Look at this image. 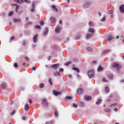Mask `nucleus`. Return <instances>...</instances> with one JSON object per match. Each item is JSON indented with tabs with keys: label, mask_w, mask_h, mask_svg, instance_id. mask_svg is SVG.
<instances>
[{
	"label": "nucleus",
	"mask_w": 124,
	"mask_h": 124,
	"mask_svg": "<svg viewBox=\"0 0 124 124\" xmlns=\"http://www.w3.org/2000/svg\"><path fill=\"white\" fill-rule=\"evenodd\" d=\"M54 115H55V117H59V113H58L57 111H55L54 112Z\"/></svg>",
	"instance_id": "c9c22d12"
},
{
	"label": "nucleus",
	"mask_w": 124,
	"mask_h": 124,
	"mask_svg": "<svg viewBox=\"0 0 124 124\" xmlns=\"http://www.w3.org/2000/svg\"><path fill=\"white\" fill-rule=\"evenodd\" d=\"M43 104L44 106H48V102H47V100L46 99H44L43 100Z\"/></svg>",
	"instance_id": "1a4fd4ad"
},
{
	"label": "nucleus",
	"mask_w": 124,
	"mask_h": 124,
	"mask_svg": "<svg viewBox=\"0 0 124 124\" xmlns=\"http://www.w3.org/2000/svg\"><path fill=\"white\" fill-rule=\"evenodd\" d=\"M46 124H50V123H49V122H47L46 123Z\"/></svg>",
	"instance_id": "338daca9"
},
{
	"label": "nucleus",
	"mask_w": 124,
	"mask_h": 124,
	"mask_svg": "<svg viewBox=\"0 0 124 124\" xmlns=\"http://www.w3.org/2000/svg\"><path fill=\"white\" fill-rule=\"evenodd\" d=\"M103 70V67H101V65H99L98 68V71H102V70Z\"/></svg>",
	"instance_id": "aec40b11"
},
{
	"label": "nucleus",
	"mask_w": 124,
	"mask_h": 124,
	"mask_svg": "<svg viewBox=\"0 0 124 124\" xmlns=\"http://www.w3.org/2000/svg\"><path fill=\"white\" fill-rule=\"evenodd\" d=\"M31 24H32V23H31V22H28V25H31Z\"/></svg>",
	"instance_id": "052dcab7"
},
{
	"label": "nucleus",
	"mask_w": 124,
	"mask_h": 124,
	"mask_svg": "<svg viewBox=\"0 0 124 124\" xmlns=\"http://www.w3.org/2000/svg\"><path fill=\"white\" fill-rule=\"evenodd\" d=\"M93 63H96V61H93Z\"/></svg>",
	"instance_id": "0e129e2a"
},
{
	"label": "nucleus",
	"mask_w": 124,
	"mask_h": 124,
	"mask_svg": "<svg viewBox=\"0 0 124 124\" xmlns=\"http://www.w3.org/2000/svg\"><path fill=\"white\" fill-rule=\"evenodd\" d=\"M14 114H15V110H14L13 111V112L11 113V116H12V115H14Z\"/></svg>",
	"instance_id": "49530a36"
},
{
	"label": "nucleus",
	"mask_w": 124,
	"mask_h": 124,
	"mask_svg": "<svg viewBox=\"0 0 124 124\" xmlns=\"http://www.w3.org/2000/svg\"><path fill=\"white\" fill-rule=\"evenodd\" d=\"M25 110H26V111H28V109H30V107H29L28 104H26L25 105Z\"/></svg>",
	"instance_id": "b1692460"
},
{
	"label": "nucleus",
	"mask_w": 124,
	"mask_h": 124,
	"mask_svg": "<svg viewBox=\"0 0 124 124\" xmlns=\"http://www.w3.org/2000/svg\"><path fill=\"white\" fill-rule=\"evenodd\" d=\"M44 87H45V86L44 85V83H41L40 84V89H43V88H44Z\"/></svg>",
	"instance_id": "c85d7f7f"
},
{
	"label": "nucleus",
	"mask_w": 124,
	"mask_h": 124,
	"mask_svg": "<svg viewBox=\"0 0 124 124\" xmlns=\"http://www.w3.org/2000/svg\"><path fill=\"white\" fill-rule=\"evenodd\" d=\"M60 71L61 72H62V71H63V69L62 68H61V69H60Z\"/></svg>",
	"instance_id": "4d7b16f0"
},
{
	"label": "nucleus",
	"mask_w": 124,
	"mask_h": 124,
	"mask_svg": "<svg viewBox=\"0 0 124 124\" xmlns=\"http://www.w3.org/2000/svg\"><path fill=\"white\" fill-rule=\"evenodd\" d=\"M77 93L78 94H82L84 93V90H83V88H79L77 90Z\"/></svg>",
	"instance_id": "20e7f679"
},
{
	"label": "nucleus",
	"mask_w": 124,
	"mask_h": 124,
	"mask_svg": "<svg viewBox=\"0 0 124 124\" xmlns=\"http://www.w3.org/2000/svg\"><path fill=\"white\" fill-rule=\"evenodd\" d=\"M14 39H15V37H11L10 39V41H12V40H14Z\"/></svg>",
	"instance_id": "ea45409f"
},
{
	"label": "nucleus",
	"mask_w": 124,
	"mask_h": 124,
	"mask_svg": "<svg viewBox=\"0 0 124 124\" xmlns=\"http://www.w3.org/2000/svg\"><path fill=\"white\" fill-rule=\"evenodd\" d=\"M104 111L107 113H110V109L109 108H105L104 109Z\"/></svg>",
	"instance_id": "bb28decb"
},
{
	"label": "nucleus",
	"mask_w": 124,
	"mask_h": 124,
	"mask_svg": "<svg viewBox=\"0 0 124 124\" xmlns=\"http://www.w3.org/2000/svg\"><path fill=\"white\" fill-rule=\"evenodd\" d=\"M26 41H24L23 42V45H26Z\"/></svg>",
	"instance_id": "13d9d810"
},
{
	"label": "nucleus",
	"mask_w": 124,
	"mask_h": 124,
	"mask_svg": "<svg viewBox=\"0 0 124 124\" xmlns=\"http://www.w3.org/2000/svg\"><path fill=\"white\" fill-rule=\"evenodd\" d=\"M53 94L56 95V96H58V94H61V93L57 91L54 90L53 91Z\"/></svg>",
	"instance_id": "f8f14e48"
},
{
	"label": "nucleus",
	"mask_w": 124,
	"mask_h": 124,
	"mask_svg": "<svg viewBox=\"0 0 124 124\" xmlns=\"http://www.w3.org/2000/svg\"><path fill=\"white\" fill-rule=\"evenodd\" d=\"M14 66V67H18V64L17 63H15Z\"/></svg>",
	"instance_id": "c03bdc74"
},
{
	"label": "nucleus",
	"mask_w": 124,
	"mask_h": 124,
	"mask_svg": "<svg viewBox=\"0 0 124 124\" xmlns=\"http://www.w3.org/2000/svg\"><path fill=\"white\" fill-rule=\"evenodd\" d=\"M52 9H53V10L55 11L56 12H58V9L56 7V5H52Z\"/></svg>",
	"instance_id": "f3484780"
},
{
	"label": "nucleus",
	"mask_w": 124,
	"mask_h": 124,
	"mask_svg": "<svg viewBox=\"0 0 124 124\" xmlns=\"http://www.w3.org/2000/svg\"><path fill=\"white\" fill-rule=\"evenodd\" d=\"M103 81L105 82V83L108 82V81L106 79H105V78H103Z\"/></svg>",
	"instance_id": "37998d69"
},
{
	"label": "nucleus",
	"mask_w": 124,
	"mask_h": 124,
	"mask_svg": "<svg viewBox=\"0 0 124 124\" xmlns=\"http://www.w3.org/2000/svg\"><path fill=\"white\" fill-rule=\"evenodd\" d=\"M88 75L89 78H93L94 76V71L93 70H90L88 72Z\"/></svg>",
	"instance_id": "f03ea898"
},
{
	"label": "nucleus",
	"mask_w": 124,
	"mask_h": 124,
	"mask_svg": "<svg viewBox=\"0 0 124 124\" xmlns=\"http://www.w3.org/2000/svg\"><path fill=\"white\" fill-rule=\"evenodd\" d=\"M32 70H33V71L36 70V67H35V66L33 67L32 68Z\"/></svg>",
	"instance_id": "8fccbe9b"
},
{
	"label": "nucleus",
	"mask_w": 124,
	"mask_h": 124,
	"mask_svg": "<svg viewBox=\"0 0 124 124\" xmlns=\"http://www.w3.org/2000/svg\"><path fill=\"white\" fill-rule=\"evenodd\" d=\"M112 66L113 67V68H116L117 70H120V69H121V68L122 67V65L117 62H114L112 64Z\"/></svg>",
	"instance_id": "f257e3e1"
},
{
	"label": "nucleus",
	"mask_w": 124,
	"mask_h": 124,
	"mask_svg": "<svg viewBox=\"0 0 124 124\" xmlns=\"http://www.w3.org/2000/svg\"><path fill=\"white\" fill-rule=\"evenodd\" d=\"M38 37V35L36 34L33 37V41L34 42V43H36L37 42V38Z\"/></svg>",
	"instance_id": "6e6552de"
},
{
	"label": "nucleus",
	"mask_w": 124,
	"mask_h": 124,
	"mask_svg": "<svg viewBox=\"0 0 124 124\" xmlns=\"http://www.w3.org/2000/svg\"><path fill=\"white\" fill-rule=\"evenodd\" d=\"M32 7L33 8H34V2H33L32 3Z\"/></svg>",
	"instance_id": "6e6d98bb"
},
{
	"label": "nucleus",
	"mask_w": 124,
	"mask_h": 124,
	"mask_svg": "<svg viewBox=\"0 0 124 124\" xmlns=\"http://www.w3.org/2000/svg\"><path fill=\"white\" fill-rule=\"evenodd\" d=\"M77 76L78 78H79V77H80V75H79L78 74L77 75Z\"/></svg>",
	"instance_id": "e2e57ef3"
},
{
	"label": "nucleus",
	"mask_w": 124,
	"mask_h": 124,
	"mask_svg": "<svg viewBox=\"0 0 124 124\" xmlns=\"http://www.w3.org/2000/svg\"><path fill=\"white\" fill-rule=\"evenodd\" d=\"M72 69L73 70L77 71V73H79L80 72V70H79V68H78L73 67Z\"/></svg>",
	"instance_id": "dca6fc26"
},
{
	"label": "nucleus",
	"mask_w": 124,
	"mask_h": 124,
	"mask_svg": "<svg viewBox=\"0 0 124 124\" xmlns=\"http://www.w3.org/2000/svg\"><path fill=\"white\" fill-rule=\"evenodd\" d=\"M90 6V3L89 2H86L83 5V7L84 8H88Z\"/></svg>",
	"instance_id": "ddd939ff"
},
{
	"label": "nucleus",
	"mask_w": 124,
	"mask_h": 124,
	"mask_svg": "<svg viewBox=\"0 0 124 124\" xmlns=\"http://www.w3.org/2000/svg\"><path fill=\"white\" fill-rule=\"evenodd\" d=\"M21 119L22 120H23L24 121H25V120H26V116H22Z\"/></svg>",
	"instance_id": "3c124183"
},
{
	"label": "nucleus",
	"mask_w": 124,
	"mask_h": 124,
	"mask_svg": "<svg viewBox=\"0 0 124 124\" xmlns=\"http://www.w3.org/2000/svg\"><path fill=\"white\" fill-rule=\"evenodd\" d=\"M105 91H106V93H110V89L107 86L106 87V88H105Z\"/></svg>",
	"instance_id": "a211bd4d"
},
{
	"label": "nucleus",
	"mask_w": 124,
	"mask_h": 124,
	"mask_svg": "<svg viewBox=\"0 0 124 124\" xmlns=\"http://www.w3.org/2000/svg\"><path fill=\"white\" fill-rule=\"evenodd\" d=\"M5 88H6V84L5 83H2L0 86V88L1 89V91H3V90L5 89Z\"/></svg>",
	"instance_id": "423d86ee"
},
{
	"label": "nucleus",
	"mask_w": 124,
	"mask_h": 124,
	"mask_svg": "<svg viewBox=\"0 0 124 124\" xmlns=\"http://www.w3.org/2000/svg\"><path fill=\"white\" fill-rule=\"evenodd\" d=\"M54 76H60V72H56V73H53Z\"/></svg>",
	"instance_id": "393cba45"
},
{
	"label": "nucleus",
	"mask_w": 124,
	"mask_h": 124,
	"mask_svg": "<svg viewBox=\"0 0 124 124\" xmlns=\"http://www.w3.org/2000/svg\"><path fill=\"white\" fill-rule=\"evenodd\" d=\"M26 64H27V63L26 62H25L22 63V65L23 66H25V65H26Z\"/></svg>",
	"instance_id": "5fc2aeb1"
},
{
	"label": "nucleus",
	"mask_w": 124,
	"mask_h": 124,
	"mask_svg": "<svg viewBox=\"0 0 124 124\" xmlns=\"http://www.w3.org/2000/svg\"><path fill=\"white\" fill-rule=\"evenodd\" d=\"M114 111H115V112H118V108H114Z\"/></svg>",
	"instance_id": "603ef678"
},
{
	"label": "nucleus",
	"mask_w": 124,
	"mask_h": 124,
	"mask_svg": "<svg viewBox=\"0 0 124 124\" xmlns=\"http://www.w3.org/2000/svg\"><path fill=\"white\" fill-rule=\"evenodd\" d=\"M105 20H106V17H104L102 18V19L101 20V22H104V21H105Z\"/></svg>",
	"instance_id": "a19ab883"
},
{
	"label": "nucleus",
	"mask_w": 124,
	"mask_h": 124,
	"mask_svg": "<svg viewBox=\"0 0 124 124\" xmlns=\"http://www.w3.org/2000/svg\"><path fill=\"white\" fill-rule=\"evenodd\" d=\"M59 23L62 25V20H60Z\"/></svg>",
	"instance_id": "bf43d9fd"
},
{
	"label": "nucleus",
	"mask_w": 124,
	"mask_h": 124,
	"mask_svg": "<svg viewBox=\"0 0 124 124\" xmlns=\"http://www.w3.org/2000/svg\"><path fill=\"white\" fill-rule=\"evenodd\" d=\"M59 66H60V64H59V63H57V64H53L51 66V67L53 68V69H55V70H57V69H58V67H59Z\"/></svg>",
	"instance_id": "39448f33"
},
{
	"label": "nucleus",
	"mask_w": 124,
	"mask_h": 124,
	"mask_svg": "<svg viewBox=\"0 0 124 124\" xmlns=\"http://www.w3.org/2000/svg\"><path fill=\"white\" fill-rule=\"evenodd\" d=\"M73 107H74V108H77V107H78V106H77V105L75 103L73 104Z\"/></svg>",
	"instance_id": "f704fd0d"
},
{
	"label": "nucleus",
	"mask_w": 124,
	"mask_h": 124,
	"mask_svg": "<svg viewBox=\"0 0 124 124\" xmlns=\"http://www.w3.org/2000/svg\"><path fill=\"white\" fill-rule=\"evenodd\" d=\"M120 12L121 13H124V5H121L120 6Z\"/></svg>",
	"instance_id": "0eeeda50"
},
{
	"label": "nucleus",
	"mask_w": 124,
	"mask_h": 124,
	"mask_svg": "<svg viewBox=\"0 0 124 124\" xmlns=\"http://www.w3.org/2000/svg\"><path fill=\"white\" fill-rule=\"evenodd\" d=\"M93 23L92 22H90L89 23V26L90 27H92V26H93Z\"/></svg>",
	"instance_id": "a18cd8bd"
},
{
	"label": "nucleus",
	"mask_w": 124,
	"mask_h": 124,
	"mask_svg": "<svg viewBox=\"0 0 124 124\" xmlns=\"http://www.w3.org/2000/svg\"><path fill=\"white\" fill-rule=\"evenodd\" d=\"M72 63V62H66V63L64 64V65H69V64H71Z\"/></svg>",
	"instance_id": "473e14b6"
},
{
	"label": "nucleus",
	"mask_w": 124,
	"mask_h": 124,
	"mask_svg": "<svg viewBox=\"0 0 124 124\" xmlns=\"http://www.w3.org/2000/svg\"><path fill=\"white\" fill-rule=\"evenodd\" d=\"M14 1H16V2H17V3H22V2H23L25 1V2H27V3H30V1L29 0H14Z\"/></svg>",
	"instance_id": "7ed1b4c3"
},
{
	"label": "nucleus",
	"mask_w": 124,
	"mask_h": 124,
	"mask_svg": "<svg viewBox=\"0 0 124 124\" xmlns=\"http://www.w3.org/2000/svg\"><path fill=\"white\" fill-rule=\"evenodd\" d=\"M111 97H113V95H110L109 96V98H111Z\"/></svg>",
	"instance_id": "680f3d73"
},
{
	"label": "nucleus",
	"mask_w": 124,
	"mask_h": 124,
	"mask_svg": "<svg viewBox=\"0 0 124 124\" xmlns=\"http://www.w3.org/2000/svg\"><path fill=\"white\" fill-rule=\"evenodd\" d=\"M112 39H115V37H113L112 36L109 35L108 36L107 40H108V41H110V40H112Z\"/></svg>",
	"instance_id": "9b49d317"
},
{
	"label": "nucleus",
	"mask_w": 124,
	"mask_h": 124,
	"mask_svg": "<svg viewBox=\"0 0 124 124\" xmlns=\"http://www.w3.org/2000/svg\"><path fill=\"white\" fill-rule=\"evenodd\" d=\"M87 51H89V52H92L93 49L91 47H88L87 48Z\"/></svg>",
	"instance_id": "cd10ccee"
},
{
	"label": "nucleus",
	"mask_w": 124,
	"mask_h": 124,
	"mask_svg": "<svg viewBox=\"0 0 124 124\" xmlns=\"http://www.w3.org/2000/svg\"><path fill=\"white\" fill-rule=\"evenodd\" d=\"M24 60H25V61H26L27 62H29V61H30V59H29L28 57H25V58H24Z\"/></svg>",
	"instance_id": "72a5a7b5"
},
{
	"label": "nucleus",
	"mask_w": 124,
	"mask_h": 124,
	"mask_svg": "<svg viewBox=\"0 0 124 124\" xmlns=\"http://www.w3.org/2000/svg\"><path fill=\"white\" fill-rule=\"evenodd\" d=\"M101 101H102V100L101 99H98V101L96 102V104L97 105H99L100 104V103L101 102Z\"/></svg>",
	"instance_id": "4be33fe9"
},
{
	"label": "nucleus",
	"mask_w": 124,
	"mask_h": 124,
	"mask_svg": "<svg viewBox=\"0 0 124 124\" xmlns=\"http://www.w3.org/2000/svg\"><path fill=\"white\" fill-rule=\"evenodd\" d=\"M60 31H61V28L57 27L55 30V32H57V33H60Z\"/></svg>",
	"instance_id": "6ab92c4d"
},
{
	"label": "nucleus",
	"mask_w": 124,
	"mask_h": 124,
	"mask_svg": "<svg viewBox=\"0 0 124 124\" xmlns=\"http://www.w3.org/2000/svg\"><path fill=\"white\" fill-rule=\"evenodd\" d=\"M50 21H51L52 23L54 24L55 23H56V18H55V17H51L50 18Z\"/></svg>",
	"instance_id": "2eb2a0df"
},
{
	"label": "nucleus",
	"mask_w": 124,
	"mask_h": 124,
	"mask_svg": "<svg viewBox=\"0 0 124 124\" xmlns=\"http://www.w3.org/2000/svg\"><path fill=\"white\" fill-rule=\"evenodd\" d=\"M14 22L15 23H20V22H21V19H14Z\"/></svg>",
	"instance_id": "412c9836"
},
{
	"label": "nucleus",
	"mask_w": 124,
	"mask_h": 124,
	"mask_svg": "<svg viewBox=\"0 0 124 124\" xmlns=\"http://www.w3.org/2000/svg\"><path fill=\"white\" fill-rule=\"evenodd\" d=\"M88 31L89 32H91L92 33H94L95 32L94 29L93 28H90L88 30Z\"/></svg>",
	"instance_id": "4468645a"
},
{
	"label": "nucleus",
	"mask_w": 124,
	"mask_h": 124,
	"mask_svg": "<svg viewBox=\"0 0 124 124\" xmlns=\"http://www.w3.org/2000/svg\"><path fill=\"white\" fill-rule=\"evenodd\" d=\"M48 83H49L50 86H52V85H53V82H52V78H49L48 79Z\"/></svg>",
	"instance_id": "a878e982"
},
{
	"label": "nucleus",
	"mask_w": 124,
	"mask_h": 124,
	"mask_svg": "<svg viewBox=\"0 0 124 124\" xmlns=\"http://www.w3.org/2000/svg\"><path fill=\"white\" fill-rule=\"evenodd\" d=\"M108 79H110V80H111V79L113 78V75L109 74L108 75Z\"/></svg>",
	"instance_id": "5701e85b"
},
{
	"label": "nucleus",
	"mask_w": 124,
	"mask_h": 124,
	"mask_svg": "<svg viewBox=\"0 0 124 124\" xmlns=\"http://www.w3.org/2000/svg\"><path fill=\"white\" fill-rule=\"evenodd\" d=\"M47 33H48V30H46L45 32H44V35H46V34H47Z\"/></svg>",
	"instance_id": "de8ad7c7"
},
{
	"label": "nucleus",
	"mask_w": 124,
	"mask_h": 124,
	"mask_svg": "<svg viewBox=\"0 0 124 124\" xmlns=\"http://www.w3.org/2000/svg\"><path fill=\"white\" fill-rule=\"evenodd\" d=\"M113 17H114V16H113V15H111V17L112 18H113Z\"/></svg>",
	"instance_id": "69168bd1"
},
{
	"label": "nucleus",
	"mask_w": 124,
	"mask_h": 124,
	"mask_svg": "<svg viewBox=\"0 0 124 124\" xmlns=\"http://www.w3.org/2000/svg\"><path fill=\"white\" fill-rule=\"evenodd\" d=\"M40 25L41 26H43V25H44V22H43V21H40Z\"/></svg>",
	"instance_id": "79ce46f5"
},
{
	"label": "nucleus",
	"mask_w": 124,
	"mask_h": 124,
	"mask_svg": "<svg viewBox=\"0 0 124 124\" xmlns=\"http://www.w3.org/2000/svg\"><path fill=\"white\" fill-rule=\"evenodd\" d=\"M26 21H29V18L28 17L26 18Z\"/></svg>",
	"instance_id": "774afa93"
},
{
	"label": "nucleus",
	"mask_w": 124,
	"mask_h": 124,
	"mask_svg": "<svg viewBox=\"0 0 124 124\" xmlns=\"http://www.w3.org/2000/svg\"><path fill=\"white\" fill-rule=\"evenodd\" d=\"M29 102L30 104H31V103H32V101L30 99L29 100Z\"/></svg>",
	"instance_id": "09e8293b"
},
{
	"label": "nucleus",
	"mask_w": 124,
	"mask_h": 124,
	"mask_svg": "<svg viewBox=\"0 0 124 124\" xmlns=\"http://www.w3.org/2000/svg\"><path fill=\"white\" fill-rule=\"evenodd\" d=\"M13 14H14V12H13V11H12L9 14V16H12Z\"/></svg>",
	"instance_id": "58836bf2"
},
{
	"label": "nucleus",
	"mask_w": 124,
	"mask_h": 124,
	"mask_svg": "<svg viewBox=\"0 0 124 124\" xmlns=\"http://www.w3.org/2000/svg\"><path fill=\"white\" fill-rule=\"evenodd\" d=\"M91 34H87L86 35V39H89V38H90V37H91Z\"/></svg>",
	"instance_id": "7c9ffc66"
},
{
	"label": "nucleus",
	"mask_w": 124,
	"mask_h": 124,
	"mask_svg": "<svg viewBox=\"0 0 124 124\" xmlns=\"http://www.w3.org/2000/svg\"><path fill=\"white\" fill-rule=\"evenodd\" d=\"M35 29H38V30H40V29H41V27L39 25H36L35 26Z\"/></svg>",
	"instance_id": "e433bc0d"
},
{
	"label": "nucleus",
	"mask_w": 124,
	"mask_h": 124,
	"mask_svg": "<svg viewBox=\"0 0 124 124\" xmlns=\"http://www.w3.org/2000/svg\"><path fill=\"white\" fill-rule=\"evenodd\" d=\"M66 99H68V100H70V99H72V97L71 96H67L66 97Z\"/></svg>",
	"instance_id": "4c0bfd02"
},
{
	"label": "nucleus",
	"mask_w": 124,
	"mask_h": 124,
	"mask_svg": "<svg viewBox=\"0 0 124 124\" xmlns=\"http://www.w3.org/2000/svg\"><path fill=\"white\" fill-rule=\"evenodd\" d=\"M84 99L85 100H88V101L92 100V96H89V95L85 96Z\"/></svg>",
	"instance_id": "9d476101"
},
{
	"label": "nucleus",
	"mask_w": 124,
	"mask_h": 124,
	"mask_svg": "<svg viewBox=\"0 0 124 124\" xmlns=\"http://www.w3.org/2000/svg\"><path fill=\"white\" fill-rule=\"evenodd\" d=\"M31 12H34V8H33L31 9Z\"/></svg>",
	"instance_id": "864d4df0"
},
{
	"label": "nucleus",
	"mask_w": 124,
	"mask_h": 124,
	"mask_svg": "<svg viewBox=\"0 0 124 124\" xmlns=\"http://www.w3.org/2000/svg\"><path fill=\"white\" fill-rule=\"evenodd\" d=\"M15 6H16V12H18V9H19V5H17L16 4Z\"/></svg>",
	"instance_id": "2f4dec72"
},
{
	"label": "nucleus",
	"mask_w": 124,
	"mask_h": 124,
	"mask_svg": "<svg viewBox=\"0 0 124 124\" xmlns=\"http://www.w3.org/2000/svg\"><path fill=\"white\" fill-rule=\"evenodd\" d=\"M113 12H114L113 9H111L110 10L108 11V14H113Z\"/></svg>",
	"instance_id": "c756f323"
}]
</instances>
